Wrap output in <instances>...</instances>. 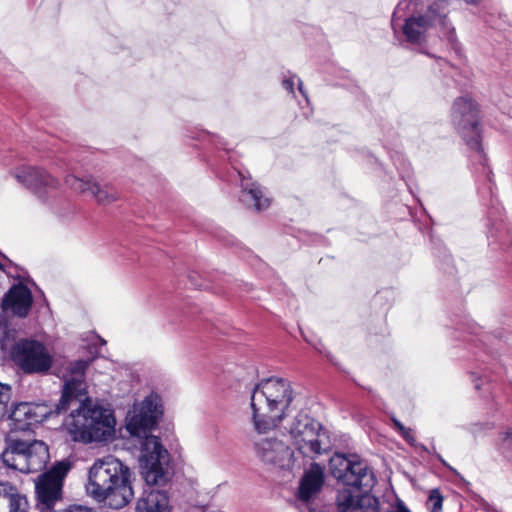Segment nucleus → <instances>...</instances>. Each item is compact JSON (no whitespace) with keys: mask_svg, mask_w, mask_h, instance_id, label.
<instances>
[{"mask_svg":"<svg viewBox=\"0 0 512 512\" xmlns=\"http://www.w3.org/2000/svg\"><path fill=\"white\" fill-rule=\"evenodd\" d=\"M445 25L446 15L437 8L429 7L424 15L412 16L403 25V34L410 43H420L427 30L435 24Z\"/></svg>","mask_w":512,"mask_h":512,"instance_id":"4468645a","label":"nucleus"},{"mask_svg":"<svg viewBox=\"0 0 512 512\" xmlns=\"http://www.w3.org/2000/svg\"><path fill=\"white\" fill-rule=\"evenodd\" d=\"M45 405L31 402H20L12 406L8 414L9 426L13 431H27L33 425L42 422L48 416Z\"/></svg>","mask_w":512,"mask_h":512,"instance_id":"ddd939ff","label":"nucleus"},{"mask_svg":"<svg viewBox=\"0 0 512 512\" xmlns=\"http://www.w3.org/2000/svg\"><path fill=\"white\" fill-rule=\"evenodd\" d=\"M403 438L409 442V443H414L415 439L413 437V434H412V430L409 429V428H406L405 426H401V433H400Z\"/></svg>","mask_w":512,"mask_h":512,"instance_id":"b1692460","label":"nucleus"},{"mask_svg":"<svg viewBox=\"0 0 512 512\" xmlns=\"http://www.w3.org/2000/svg\"><path fill=\"white\" fill-rule=\"evenodd\" d=\"M131 471L112 455L95 460L89 470L86 492L97 502L121 509L133 498Z\"/></svg>","mask_w":512,"mask_h":512,"instance_id":"39448f33","label":"nucleus"},{"mask_svg":"<svg viewBox=\"0 0 512 512\" xmlns=\"http://www.w3.org/2000/svg\"><path fill=\"white\" fill-rule=\"evenodd\" d=\"M474 387H475L476 389H479V388H480V384L478 383V381H475V383H474Z\"/></svg>","mask_w":512,"mask_h":512,"instance_id":"7c9ffc66","label":"nucleus"},{"mask_svg":"<svg viewBox=\"0 0 512 512\" xmlns=\"http://www.w3.org/2000/svg\"><path fill=\"white\" fill-rule=\"evenodd\" d=\"M14 361L25 373H46L52 366V357L44 345L34 340L19 342L14 350Z\"/></svg>","mask_w":512,"mask_h":512,"instance_id":"9d476101","label":"nucleus"},{"mask_svg":"<svg viewBox=\"0 0 512 512\" xmlns=\"http://www.w3.org/2000/svg\"><path fill=\"white\" fill-rule=\"evenodd\" d=\"M329 470L339 483L362 492L355 495L350 489L340 490L339 512H377L378 499L370 494L377 479L366 460L355 453L335 452L329 460Z\"/></svg>","mask_w":512,"mask_h":512,"instance_id":"20e7f679","label":"nucleus"},{"mask_svg":"<svg viewBox=\"0 0 512 512\" xmlns=\"http://www.w3.org/2000/svg\"><path fill=\"white\" fill-rule=\"evenodd\" d=\"M65 183L73 190L80 193L89 192L100 204H110L119 199L118 191L110 186H101L99 183L92 181L91 178H79L75 175H67Z\"/></svg>","mask_w":512,"mask_h":512,"instance_id":"2eb2a0df","label":"nucleus"},{"mask_svg":"<svg viewBox=\"0 0 512 512\" xmlns=\"http://www.w3.org/2000/svg\"><path fill=\"white\" fill-rule=\"evenodd\" d=\"M452 122L466 144L480 151V109L478 102L469 97H459L452 109Z\"/></svg>","mask_w":512,"mask_h":512,"instance_id":"0eeeda50","label":"nucleus"},{"mask_svg":"<svg viewBox=\"0 0 512 512\" xmlns=\"http://www.w3.org/2000/svg\"><path fill=\"white\" fill-rule=\"evenodd\" d=\"M13 176L18 183L30 190L42 201L48 200L59 188V181L44 168L21 166L14 170Z\"/></svg>","mask_w":512,"mask_h":512,"instance_id":"1a4fd4ad","label":"nucleus"},{"mask_svg":"<svg viewBox=\"0 0 512 512\" xmlns=\"http://www.w3.org/2000/svg\"><path fill=\"white\" fill-rule=\"evenodd\" d=\"M437 458L445 465L448 467V464L445 462V460L438 454L437 455Z\"/></svg>","mask_w":512,"mask_h":512,"instance_id":"c756f323","label":"nucleus"},{"mask_svg":"<svg viewBox=\"0 0 512 512\" xmlns=\"http://www.w3.org/2000/svg\"><path fill=\"white\" fill-rule=\"evenodd\" d=\"M250 408L256 432L267 433L287 420L285 429L291 441L319 422L302 411L292 415L297 410L296 393L290 381L284 378L271 377L255 385L251 391Z\"/></svg>","mask_w":512,"mask_h":512,"instance_id":"f03ea898","label":"nucleus"},{"mask_svg":"<svg viewBox=\"0 0 512 512\" xmlns=\"http://www.w3.org/2000/svg\"><path fill=\"white\" fill-rule=\"evenodd\" d=\"M429 502L432 503L431 512H441L443 497L436 490L432 491L429 496Z\"/></svg>","mask_w":512,"mask_h":512,"instance_id":"5701e85b","label":"nucleus"},{"mask_svg":"<svg viewBox=\"0 0 512 512\" xmlns=\"http://www.w3.org/2000/svg\"><path fill=\"white\" fill-rule=\"evenodd\" d=\"M11 398V387L6 384L0 383V420L4 418L7 413V405Z\"/></svg>","mask_w":512,"mask_h":512,"instance_id":"412c9836","label":"nucleus"},{"mask_svg":"<svg viewBox=\"0 0 512 512\" xmlns=\"http://www.w3.org/2000/svg\"><path fill=\"white\" fill-rule=\"evenodd\" d=\"M0 256H1L3 259H5L6 261H8L9 263H11V261H10V260H8V259L6 258V256H5V255H3V254H1V253H0ZM0 270H1V271H5V266H4L1 262H0Z\"/></svg>","mask_w":512,"mask_h":512,"instance_id":"bb28decb","label":"nucleus"},{"mask_svg":"<svg viewBox=\"0 0 512 512\" xmlns=\"http://www.w3.org/2000/svg\"><path fill=\"white\" fill-rule=\"evenodd\" d=\"M294 78L295 76L282 81L283 87L290 93H294Z\"/></svg>","mask_w":512,"mask_h":512,"instance_id":"393cba45","label":"nucleus"},{"mask_svg":"<svg viewBox=\"0 0 512 512\" xmlns=\"http://www.w3.org/2000/svg\"><path fill=\"white\" fill-rule=\"evenodd\" d=\"M394 425L396 426L398 431L401 433V426H404V425L401 422H399L398 420H394Z\"/></svg>","mask_w":512,"mask_h":512,"instance_id":"c85d7f7f","label":"nucleus"},{"mask_svg":"<svg viewBox=\"0 0 512 512\" xmlns=\"http://www.w3.org/2000/svg\"><path fill=\"white\" fill-rule=\"evenodd\" d=\"M466 2H469V3H476L478 0H465Z\"/></svg>","mask_w":512,"mask_h":512,"instance_id":"2f4dec72","label":"nucleus"},{"mask_svg":"<svg viewBox=\"0 0 512 512\" xmlns=\"http://www.w3.org/2000/svg\"><path fill=\"white\" fill-rule=\"evenodd\" d=\"M501 449L503 454L512 461V428L500 434Z\"/></svg>","mask_w":512,"mask_h":512,"instance_id":"4be33fe9","label":"nucleus"},{"mask_svg":"<svg viewBox=\"0 0 512 512\" xmlns=\"http://www.w3.org/2000/svg\"><path fill=\"white\" fill-rule=\"evenodd\" d=\"M295 449L304 457L315 459L332 448L331 434L320 422L308 429L304 435L292 441Z\"/></svg>","mask_w":512,"mask_h":512,"instance_id":"f8f14e48","label":"nucleus"},{"mask_svg":"<svg viewBox=\"0 0 512 512\" xmlns=\"http://www.w3.org/2000/svg\"><path fill=\"white\" fill-rule=\"evenodd\" d=\"M91 359L71 362L64 375L63 393L55 412L61 413L77 405L66 420L67 430L76 442L92 443L109 440L115 433L113 413L93 404L86 396L85 371Z\"/></svg>","mask_w":512,"mask_h":512,"instance_id":"f257e3e1","label":"nucleus"},{"mask_svg":"<svg viewBox=\"0 0 512 512\" xmlns=\"http://www.w3.org/2000/svg\"><path fill=\"white\" fill-rule=\"evenodd\" d=\"M258 459L265 465L290 470L294 465V453L282 440L264 438L254 444Z\"/></svg>","mask_w":512,"mask_h":512,"instance_id":"9b49d317","label":"nucleus"},{"mask_svg":"<svg viewBox=\"0 0 512 512\" xmlns=\"http://www.w3.org/2000/svg\"><path fill=\"white\" fill-rule=\"evenodd\" d=\"M165 480L158 484L146 483L142 496L136 503V512H168L169 499L165 491L154 488L167 482V472L164 470Z\"/></svg>","mask_w":512,"mask_h":512,"instance_id":"dca6fc26","label":"nucleus"},{"mask_svg":"<svg viewBox=\"0 0 512 512\" xmlns=\"http://www.w3.org/2000/svg\"><path fill=\"white\" fill-rule=\"evenodd\" d=\"M241 176V201L248 207H253L257 211L264 210L269 207L270 199L264 195L262 188L239 172Z\"/></svg>","mask_w":512,"mask_h":512,"instance_id":"aec40b11","label":"nucleus"},{"mask_svg":"<svg viewBox=\"0 0 512 512\" xmlns=\"http://www.w3.org/2000/svg\"><path fill=\"white\" fill-rule=\"evenodd\" d=\"M163 414L161 398L154 393L146 396L127 419L126 429L136 437L140 444V467L143 479L147 483L158 484L165 480L164 464L168 452L160 439L148 434Z\"/></svg>","mask_w":512,"mask_h":512,"instance_id":"7ed1b4c3","label":"nucleus"},{"mask_svg":"<svg viewBox=\"0 0 512 512\" xmlns=\"http://www.w3.org/2000/svg\"><path fill=\"white\" fill-rule=\"evenodd\" d=\"M298 84H299V86H298L299 91L301 92V94H302L304 97H306V94H305V93H304V91H303V84H302V81H301L300 79H298Z\"/></svg>","mask_w":512,"mask_h":512,"instance_id":"a878e982","label":"nucleus"},{"mask_svg":"<svg viewBox=\"0 0 512 512\" xmlns=\"http://www.w3.org/2000/svg\"><path fill=\"white\" fill-rule=\"evenodd\" d=\"M313 347H314L318 352H320V353H322V352H323V350H322L323 345H322L321 343L313 344Z\"/></svg>","mask_w":512,"mask_h":512,"instance_id":"cd10ccee","label":"nucleus"},{"mask_svg":"<svg viewBox=\"0 0 512 512\" xmlns=\"http://www.w3.org/2000/svg\"><path fill=\"white\" fill-rule=\"evenodd\" d=\"M5 443L1 460L9 469L26 474L35 473L42 471L49 461V449L43 441L6 438Z\"/></svg>","mask_w":512,"mask_h":512,"instance_id":"423d86ee","label":"nucleus"},{"mask_svg":"<svg viewBox=\"0 0 512 512\" xmlns=\"http://www.w3.org/2000/svg\"><path fill=\"white\" fill-rule=\"evenodd\" d=\"M28 498L15 485L0 482V512H30Z\"/></svg>","mask_w":512,"mask_h":512,"instance_id":"6ab92c4d","label":"nucleus"},{"mask_svg":"<svg viewBox=\"0 0 512 512\" xmlns=\"http://www.w3.org/2000/svg\"><path fill=\"white\" fill-rule=\"evenodd\" d=\"M324 484V470L318 463L311 464L300 480L297 493L298 500L308 503L313 500L321 491Z\"/></svg>","mask_w":512,"mask_h":512,"instance_id":"f3484780","label":"nucleus"},{"mask_svg":"<svg viewBox=\"0 0 512 512\" xmlns=\"http://www.w3.org/2000/svg\"><path fill=\"white\" fill-rule=\"evenodd\" d=\"M70 469L71 463L62 460L38 477L35 484L36 495L44 508L51 509L61 499L63 481Z\"/></svg>","mask_w":512,"mask_h":512,"instance_id":"6e6552de","label":"nucleus"},{"mask_svg":"<svg viewBox=\"0 0 512 512\" xmlns=\"http://www.w3.org/2000/svg\"><path fill=\"white\" fill-rule=\"evenodd\" d=\"M33 302L31 291L23 284L12 286L3 299V309L19 317H26Z\"/></svg>","mask_w":512,"mask_h":512,"instance_id":"a211bd4d","label":"nucleus"}]
</instances>
